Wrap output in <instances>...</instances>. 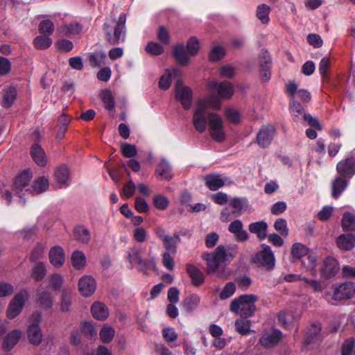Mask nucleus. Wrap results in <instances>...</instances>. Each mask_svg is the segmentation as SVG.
Listing matches in <instances>:
<instances>
[{
  "mask_svg": "<svg viewBox=\"0 0 355 355\" xmlns=\"http://www.w3.org/2000/svg\"><path fill=\"white\" fill-rule=\"evenodd\" d=\"M220 103L219 98L214 94L200 98L197 102L193 116L196 130L199 132H205L208 122L209 134L218 142H222L225 138L224 121L218 114L209 113V110L219 109Z\"/></svg>",
  "mask_w": 355,
  "mask_h": 355,
  "instance_id": "1",
  "label": "nucleus"
},
{
  "mask_svg": "<svg viewBox=\"0 0 355 355\" xmlns=\"http://www.w3.org/2000/svg\"><path fill=\"white\" fill-rule=\"evenodd\" d=\"M236 245H218L213 253L204 254L202 258L207 262V270L209 274L216 273L218 277H223V272L220 266L223 263L230 262L237 254Z\"/></svg>",
  "mask_w": 355,
  "mask_h": 355,
  "instance_id": "2",
  "label": "nucleus"
},
{
  "mask_svg": "<svg viewBox=\"0 0 355 355\" xmlns=\"http://www.w3.org/2000/svg\"><path fill=\"white\" fill-rule=\"evenodd\" d=\"M126 15L122 12L118 19H109L103 24L106 40L112 45L123 42L125 40Z\"/></svg>",
  "mask_w": 355,
  "mask_h": 355,
  "instance_id": "3",
  "label": "nucleus"
},
{
  "mask_svg": "<svg viewBox=\"0 0 355 355\" xmlns=\"http://www.w3.org/2000/svg\"><path fill=\"white\" fill-rule=\"evenodd\" d=\"M258 297L253 294H245L234 298L230 303V310L232 313H239L243 318H248L254 315L256 310L255 302Z\"/></svg>",
  "mask_w": 355,
  "mask_h": 355,
  "instance_id": "4",
  "label": "nucleus"
},
{
  "mask_svg": "<svg viewBox=\"0 0 355 355\" xmlns=\"http://www.w3.org/2000/svg\"><path fill=\"white\" fill-rule=\"evenodd\" d=\"M175 96L180 102L184 110H187L191 108L193 100L192 90L180 80H178L175 83Z\"/></svg>",
  "mask_w": 355,
  "mask_h": 355,
  "instance_id": "5",
  "label": "nucleus"
},
{
  "mask_svg": "<svg viewBox=\"0 0 355 355\" xmlns=\"http://www.w3.org/2000/svg\"><path fill=\"white\" fill-rule=\"evenodd\" d=\"M247 199L244 198H234L230 202V205L234 209L230 211L229 207L223 209L220 213V220L223 222H228L232 219V216H240L247 204Z\"/></svg>",
  "mask_w": 355,
  "mask_h": 355,
  "instance_id": "6",
  "label": "nucleus"
},
{
  "mask_svg": "<svg viewBox=\"0 0 355 355\" xmlns=\"http://www.w3.org/2000/svg\"><path fill=\"white\" fill-rule=\"evenodd\" d=\"M261 250L259 251L255 257L254 261L268 270H271L275 265V259L271 248L263 243L261 245Z\"/></svg>",
  "mask_w": 355,
  "mask_h": 355,
  "instance_id": "7",
  "label": "nucleus"
},
{
  "mask_svg": "<svg viewBox=\"0 0 355 355\" xmlns=\"http://www.w3.org/2000/svg\"><path fill=\"white\" fill-rule=\"evenodd\" d=\"M207 88L211 92H217L218 98L229 99L234 94V86L227 81L218 83L216 81H209ZM220 101V99H219Z\"/></svg>",
  "mask_w": 355,
  "mask_h": 355,
  "instance_id": "8",
  "label": "nucleus"
},
{
  "mask_svg": "<svg viewBox=\"0 0 355 355\" xmlns=\"http://www.w3.org/2000/svg\"><path fill=\"white\" fill-rule=\"evenodd\" d=\"M206 187L211 191H217L225 185H232L233 182L228 177L218 173H209L203 177Z\"/></svg>",
  "mask_w": 355,
  "mask_h": 355,
  "instance_id": "9",
  "label": "nucleus"
},
{
  "mask_svg": "<svg viewBox=\"0 0 355 355\" xmlns=\"http://www.w3.org/2000/svg\"><path fill=\"white\" fill-rule=\"evenodd\" d=\"M28 297V293L23 290L18 293L10 301L7 309V316L9 318H14L22 311L25 301Z\"/></svg>",
  "mask_w": 355,
  "mask_h": 355,
  "instance_id": "10",
  "label": "nucleus"
},
{
  "mask_svg": "<svg viewBox=\"0 0 355 355\" xmlns=\"http://www.w3.org/2000/svg\"><path fill=\"white\" fill-rule=\"evenodd\" d=\"M33 322L28 327V338L29 341L35 345H38L42 340V333L38 325V322L41 320V314L39 312H35L32 315Z\"/></svg>",
  "mask_w": 355,
  "mask_h": 355,
  "instance_id": "11",
  "label": "nucleus"
},
{
  "mask_svg": "<svg viewBox=\"0 0 355 355\" xmlns=\"http://www.w3.org/2000/svg\"><path fill=\"white\" fill-rule=\"evenodd\" d=\"M355 295V283L345 282L334 288L333 299L336 301L348 300Z\"/></svg>",
  "mask_w": 355,
  "mask_h": 355,
  "instance_id": "12",
  "label": "nucleus"
},
{
  "mask_svg": "<svg viewBox=\"0 0 355 355\" xmlns=\"http://www.w3.org/2000/svg\"><path fill=\"white\" fill-rule=\"evenodd\" d=\"M275 132L276 130L273 125L263 126L257 133V142L258 145L263 148L268 147L275 135Z\"/></svg>",
  "mask_w": 355,
  "mask_h": 355,
  "instance_id": "13",
  "label": "nucleus"
},
{
  "mask_svg": "<svg viewBox=\"0 0 355 355\" xmlns=\"http://www.w3.org/2000/svg\"><path fill=\"white\" fill-rule=\"evenodd\" d=\"M336 170L342 177L352 178L355 174V158L349 157L339 162Z\"/></svg>",
  "mask_w": 355,
  "mask_h": 355,
  "instance_id": "14",
  "label": "nucleus"
},
{
  "mask_svg": "<svg viewBox=\"0 0 355 355\" xmlns=\"http://www.w3.org/2000/svg\"><path fill=\"white\" fill-rule=\"evenodd\" d=\"M228 230L234 234V239L239 242H244L249 239V234L243 230V224L239 219L232 221L229 225Z\"/></svg>",
  "mask_w": 355,
  "mask_h": 355,
  "instance_id": "15",
  "label": "nucleus"
},
{
  "mask_svg": "<svg viewBox=\"0 0 355 355\" xmlns=\"http://www.w3.org/2000/svg\"><path fill=\"white\" fill-rule=\"evenodd\" d=\"M96 288V282L92 276L85 275L80 279L78 288L82 295L85 297L92 295L94 293Z\"/></svg>",
  "mask_w": 355,
  "mask_h": 355,
  "instance_id": "16",
  "label": "nucleus"
},
{
  "mask_svg": "<svg viewBox=\"0 0 355 355\" xmlns=\"http://www.w3.org/2000/svg\"><path fill=\"white\" fill-rule=\"evenodd\" d=\"M339 270L338 263L336 259L327 257L323 260L321 273L326 278H330L335 275Z\"/></svg>",
  "mask_w": 355,
  "mask_h": 355,
  "instance_id": "17",
  "label": "nucleus"
},
{
  "mask_svg": "<svg viewBox=\"0 0 355 355\" xmlns=\"http://www.w3.org/2000/svg\"><path fill=\"white\" fill-rule=\"evenodd\" d=\"M58 31L66 36L71 37L78 35L83 30V26L77 21L63 22L58 26Z\"/></svg>",
  "mask_w": 355,
  "mask_h": 355,
  "instance_id": "18",
  "label": "nucleus"
},
{
  "mask_svg": "<svg viewBox=\"0 0 355 355\" xmlns=\"http://www.w3.org/2000/svg\"><path fill=\"white\" fill-rule=\"evenodd\" d=\"M186 270L193 286H199L203 284L205 275L199 268L192 263H187L186 265Z\"/></svg>",
  "mask_w": 355,
  "mask_h": 355,
  "instance_id": "19",
  "label": "nucleus"
},
{
  "mask_svg": "<svg viewBox=\"0 0 355 355\" xmlns=\"http://www.w3.org/2000/svg\"><path fill=\"white\" fill-rule=\"evenodd\" d=\"M282 336V332L279 330L273 329L270 332L265 333L260 338V343L262 345L268 347H273L280 340Z\"/></svg>",
  "mask_w": 355,
  "mask_h": 355,
  "instance_id": "20",
  "label": "nucleus"
},
{
  "mask_svg": "<svg viewBox=\"0 0 355 355\" xmlns=\"http://www.w3.org/2000/svg\"><path fill=\"white\" fill-rule=\"evenodd\" d=\"M271 60L267 51L262 52L261 55V76L263 82L270 79Z\"/></svg>",
  "mask_w": 355,
  "mask_h": 355,
  "instance_id": "21",
  "label": "nucleus"
},
{
  "mask_svg": "<svg viewBox=\"0 0 355 355\" xmlns=\"http://www.w3.org/2000/svg\"><path fill=\"white\" fill-rule=\"evenodd\" d=\"M22 332L19 329H15L9 332L3 339L2 347L5 350L12 349L19 342Z\"/></svg>",
  "mask_w": 355,
  "mask_h": 355,
  "instance_id": "22",
  "label": "nucleus"
},
{
  "mask_svg": "<svg viewBox=\"0 0 355 355\" xmlns=\"http://www.w3.org/2000/svg\"><path fill=\"white\" fill-rule=\"evenodd\" d=\"M249 231L257 235L259 240L267 237L268 224L264 220L252 223L248 226Z\"/></svg>",
  "mask_w": 355,
  "mask_h": 355,
  "instance_id": "23",
  "label": "nucleus"
},
{
  "mask_svg": "<svg viewBox=\"0 0 355 355\" xmlns=\"http://www.w3.org/2000/svg\"><path fill=\"white\" fill-rule=\"evenodd\" d=\"M180 76V72L177 69H166L162 75L159 80V87L161 89H168L172 82V78Z\"/></svg>",
  "mask_w": 355,
  "mask_h": 355,
  "instance_id": "24",
  "label": "nucleus"
},
{
  "mask_svg": "<svg viewBox=\"0 0 355 355\" xmlns=\"http://www.w3.org/2000/svg\"><path fill=\"white\" fill-rule=\"evenodd\" d=\"M31 171L25 170L16 178L14 185L16 192L19 195L25 187H28L31 182Z\"/></svg>",
  "mask_w": 355,
  "mask_h": 355,
  "instance_id": "25",
  "label": "nucleus"
},
{
  "mask_svg": "<svg viewBox=\"0 0 355 355\" xmlns=\"http://www.w3.org/2000/svg\"><path fill=\"white\" fill-rule=\"evenodd\" d=\"M155 174L160 177L161 180L169 181L173 177L171 167L168 161L163 158L157 166Z\"/></svg>",
  "mask_w": 355,
  "mask_h": 355,
  "instance_id": "26",
  "label": "nucleus"
},
{
  "mask_svg": "<svg viewBox=\"0 0 355 355\" xmlns=\"http://www.w3.org/2000/svg\"><path fill=\"white\" fill-rule=\"evenodd\" d=\"M49 259L54 266L60 267L62 266L65 261L63 249L60 246L53 247L49 252Z\"/></svg>",
  "mask_w": 355,
  "mask_h": 355,
  "instance_id": "27",
  "label": "nucleus"
},
{
  "mask_svg": "<svg viewBox=\"0 0 355 355\" xmlns=\"http://www.w3.org/2000/svg\"><path fill=\"white\" fill-rule=\"evenodd\" d=\"M146 252V248L141 246H134L128 250L127 260L131 265V268L135 263L142 260V254Z\"/></svg>",
  "mask_w": 355,
  "mask_h": 355,
  "instance_id": "28",
  "label": "nucleus"
},
{
  "mask_svg": "<svg viewBox=\"0 0 355 355\" xmlns=\"http://www.w3.org/2000/svg\"><path fill=\"white\" fill-rule=\"evenodd\" d=\"M338 248L344 250H350L355 247V236L352 234H341L337 239Z\"/></svg>",
  "mask_w": 355,
  "mask_h": 355,
  "instance_id": "29",
  "label": "nucleus"
},
{
  "mask_svg": "<svg viewBox=\"0 0 355 355\" xmlns=\"http://www.w3.org/2000/svg\"><path fill=\"white\" fill-rule=\"evenodd\" d=\"M31 154L32 158L37 165L40 166H44L46 164L47 159L45 152L40 145H33Z\"/></svg>",
  "mask_w": 355,
  "mask_h": 355,
  "instance_id": "30",
  "label": "nucleus"
},
{
  "mask_svg": "<svg viewBox=\"0 0 355 355\" xmlns=\"http://www.w3.org/2000/svg\"><path fill=\"white\" fill-rule=\"evenodd\" d=\"M55 180L58 184L63 186L68 185L70 180L69 170L65 165L58 167L54 173Z\"/></svg>",
  "mask_w": 355,
  "mask_h": 355,
  "instance_id": "31",
  "label": "nucleus"
},
{
  "mask_svg": "<svg viewBox=\"0 0 355 355\" xmlns=\"http://www.w3.org/2000/svg\"><path fill=\"white\" fill-rule=\"evenodd\" d=\"M345 178L339 175L333 182L331 195L334 198H338L347 187L348 181Z\"/></svg>",
  "mask_w": 355,
  "mask_h": 355,
  "instance_id": "32",
  "label": "nucleus"
},
{
  "mask_svg": "<svg viewBox=\"0 0 355 355\" xmlns=\"http://www.w3.org/2000/svg\"><path fill=\"white\" fill-rule=\"evenodd\" d=\"M92 315L99 320H103L109 315L107 306L101 302H95L91 307Z\"/></svg>",
  "mask_w": 355,
  "mask_h": 355,
  "instance_id": "33",
  "label": "nucleus"
},
{
  "mask_svg": "<svg viewBox=\"0 0 355 355\" xmlns=\"http://www.w3.org/2000/svg\"><path fill=\"white\" fill-rule=\"evenodd\" d=\"M49 187V181L44 177L39 178L32 186V189H27L25 190L26 192L35 194L40 193L46 191Z\"/></svg>",
  "mask_w": 355,
  "mask_h": 355,
  "instance_id": "34",
  "label": "nucleus"
},
{
  "mask_svg": "<svg viewBox=\"0 0 355 355\" xmlns=\"http://www.w3.org/2000/svg\"><path fill=\"white\" fill-rule=\"evenodd\" d=\"M71 306V291L64 287L61 291L60 310L63 312L69 311Z\"/></svg>",
  "mask_w": 355,
  "mask_h": 355,
  "instance_id": "35",
  "label": "nucleus"
},
{
  "mask_svg": "<svg viewBox=\"0 0 355 355\" xmlns=\"http://www.w3.org/2000/svg\"><path fill=\"white\" fill-rule=\"evenodd\" d=\"M302 264L308 270L310 271V273L315 276L317 275V270L315 268L317 266V257L314 253H309L307 254V257L302 260Z\"/></svg>",
  "mask_w": 355,
  "mask_h": 355,
  "instance_id": "36",
  "label": "nucleus"
},
{
  "mask_svg": "<svg viewBox=\"0 0 355 355\" xmlns=\"http://www.w3.org/2000/svg\"><path fill=\"white\" fill-rule=\"evenodd\" d=\"M289 110L294 121H297L304 113V108L295 98H291L289 102Z\"/></svg>",
  "mask_w": 355,
  "mask_h": 355,
  "instance_id": "37",
  "label": "nucleus"
},
{
  "mask_svg": "<svg viewBox=\"0 0 355 355\" xmlns=\"http://www.w3.org/2000/svg\"><path fill=\"white\" fill-rule=\"evenodd\" d=\"M188 52L187 53L182 44L176 46L173 50V55L175 60L182 65H186L189 62Z\"/></svg>",
  "mask_w": 355,
  "mask_h": 355,
  "instance_id": "38",
  "label": "nucleus"
},
{
  "mask_svg": "<svg viewBox=\"0 0 355 355\" xmlns=\"http://www.w3.org/2000/svg\"><path fill=\"white\" fill-rule=\"evenodd\" d=\"M200 297L196 294H191L188 295L184 300L183 306L187 311H193L199 305Z\"/></svg>",
  "mask_w": 355,
  "mask_h": 355,
  "instance_id": "39",
  "label": "nucleus"
},
{
  "mask_svg": "<svg viewBox=\"0 0 355 355\" xmlns=\"http://www.w3.org/2000/svg\"><path fill=\"white\" fill-rule=\"evenodd\" d=\"M73 232L76 239L81 243H88L91 239L89 230L83 226L76 227Z\"/></svg>",
  "mask_w": 355,
  "mask_h": 355,
  "instance_id": "40",
  "label": "nucleus"
},
{
  "mask_svg": "<svg viewBox=\"0 0 355 355\" xmlns=\"http://www.w3.org/2000/svg\"><path fill=\"white\" fill-rule=\"evenodd\" d=\"M321 331L320 323H314L311 327L307 331V336L305 338V342L307 345H310L313 340H319V334Z\"/></svg>",
  "mask_w": 355,
  "mask_h": 355,
  "instance_id": "41",
  "label": "nucleus"
},
{
  "mask_svg": "<svg viewBox=\"0 0 355 355\" xmlns=\"http://www.w3.org/2000/svg\"><path fill=\"white\" fill-rule=\"evenodd\" d=\"M180 236L177 235L175 237H172L169 236L168 237L165 238L164 241H162V243L164 248L166 249V252H171L173 254H175L177 252V242L178 240H180Z\"/></svg>",
  "mask_w": 355,
  "mask_h": 355,
  "instance_id": "42",
  "label": "nucleus"
},
{
  "mask_svg": "<svg viewBox=\"0 0 355 355\" xmlns=\"http://www.w3.org/2000/svg\"><path fill=\"white\" fill-rule=\"evenodd\" d=\"M225 116L230 123L234 124H239L241 123V114L234 107H229L225 108Z\"/></svg>",
  "mask_w": 355,
  "mask_h": 355,
  "instance_id": "43",
  "label": "nucleus"
},
{
  "mask_svg": "<svg viewBox=\"0 0 355 355\" xmlns=\"http://www.w3.org/2000/svg\"><path fill=\"white\" fill-rule=\"evenodd\" d=\"M342 227L344 230H355V216L349 212L345 213L342 218Z\"/></svg>",
  "mask_w": 355,
  "mask_h": 355,
  "instance_id": "44",
  "label": "nucleus"
},
{
  "mask_svg": "<svg viewBox=\"0 0 355 355\" xmlns=\"http://www.w3.org/2000/svg\"><path fill=\"white\" fill-rule=\"evenodd\" d=\"M250 321L243 318L235 321L236 330L241 335H248L250 332Z\"/></svg>",
  "mask_w": 355,
  "mask_h": 355,
  "instance_id": "45",
  "label": "nucleus"
},
{
  "mask_svg": "<svg viewBox=\"0 0 355 355\" xmlns=\"http://www.w3.org/2000/svg\"><path fill=\"white\" fill-rule=\"evenodd\" d=\"M71 263L74 268H81L86 263V257L82 252L75 251L71 256Z\"/></svg>",
  "mask_w": 355,
  "mask_h": 355,
  "instance_id": "46",
  "label": "nucleus"
},
{
  "mask_svg": "<svg viewBox=\"0 0 355 355\" xmlns=\"http://www.w3.org/2000/svg\"><path fill=\"white\" fill-rule=\"evenodd\" d=\"M17 96V91L15 87H10L5 90L3 94V104L4 107H9L14 102Z\"/></svg>",
  "mask_w": 355,
  "mask_h": 355,
  "instance_id": "47",
  "label": "nucleus"
},
{
  "mask_svg": "<svg viewBox=\"0 0 355 355\" xmlns=\"http://www.w3.org/2000/svg\"><path fill=\"white\" fill-rule=\"evenodd\" d=\"M115 330L112 327H103L99 333V336L103 343H110L114 338Z\"/></svg>",
  "mask_w": 355,
  "mask_h": 355,
  "instance_id": "48",
  "label": "nucleus"
},
{
  "mask_svg": "<svg viewBox=\"0 0 355 355\" xmlns=\"http://www.w3.org/2000/svg\"><path fill=\"white\" fill-rule=\"evenodd\" d=\"M138 269L145 273L155 269V262L153 259H142L137 263Z\"/></svg>",
  "mask_w": 355,
  "mask_h": 355,
  "instance_id": "49",
  "label": "nucleus"
},
{
  "mask_svg": "<svg viewBox=\"0 0 355 355\" xmlns=\"http://www.w3.org/2000/svg\"><path fill=\"white\" fill-rule=\"evenodd\" d=\"M51 44L52 40L49 36L40 35L34 39V45L39 49H46Z\"/></svg>",
  "mask_w": 355,
  "mask_h": 355,
  "instance_id": "50",
  "label": "nucleus"
},
{
  "mask_svg": "<svg viewBox=\"0 0 355 355\" xmlns=\"http://www.w3.org/2000/svg\"><path fill=\"white\" fill-rule=\"evenodd\" d=\"M270 8L266 4H261L258 6L257 10V16L262 23L266 24L269 21L268 15Z\"/></svg>",
  "mask_w": 355,
  "mask_h": 355,
  "instance_id": "51",
  "label": "nucleus"
},
{
  "mask_svg": "<svg viewBox=\"0 0 355 355\" xmlns=\"http://www.w3.org/2000/svg\"><path fill=\"white\" fill-rule=\"evenodd\" d=\"M308 248L300 243H294L292 245L291 253L293 257L300 259L308 254Z\"/></svg>",
  "mask_w": 355,
  "mask_h": 355,
  "instance_id": "52",
  "label": "nucleus"
},
{
  "mask_svg": "<svg viewBox=\"0 0 355 355\" xmlns=\"http://www.w3.org/2000/svg\"><path fill=\"white\" fill-rule=\"evenodd\" d=\"M38 28L40 33L48 35H51L55 30L53 22L49 19H44L41 21L39 24Z\"/></svg>",
  "mask_w": 355,
  "mask_h": 355,
  "instance_id": "53",
  "label": "nucleus"
},
{
  "mask_svg": "<svg viewBox=\"0 0 355 355\" xmlns=\"http://www.w3.org/2000/svg\"><path fill=\"white\" fill-rule=\"evenodd\" d=\"M102 100L107 110H112L114 108V99L110 90L106 89L103 91Z\"/></svg>",
  "mask_w": 355,
  "mask_h": 355,
  "instance_id": "54",
  "label": "nucleus"
},
{
  "mask_svg": "<svg viewBox=\"0 0 355 355\" xmlns=\"http://www.w3.org/2000/svg\"><path fill=\"white\" fill-rule=\"evenodd\" d=\"M236 291V285L234 283L230 282L225 284L220 293L221 300H226L234 295Z\"/></svg>",
  "mask_w": 355,
  "mask_h": 355,
  "instance_id": "55",
  "label": "nucleus"
},
{
  "mask_svg": "<svg viewBox=\"0 0 355 355\" xmlns=\"http://www.w3.org/2000/svg\"><path fill=\"white\" fill-rule=\"evenodd\" d=\"M38 302L42 306L50 308L53 305V299L49 292L43 291L40 294Z\"/></svg>",
  "mask_w": 355,
  "mask_h": 355,
  "instance_id": "56",
  "label": "nucleus"
},
{
  "mask_svg": "<svg viewBox=\"0 0 355 355\" xmlns=\"http://www.w3.org/2000/svg\"><path fill=\"white\" fill-rule=\"evenodd\" d=\"M153 204L157 209L164 210L168 207L169 201L164 196L157 195L153 198Z\"/></svg>",
  "mask_w": 355,
  "mask_h": 355,
  "instance_id": "57",
  "label": "nucleus"
},
{
  "mask_svg": "<svg viewBox=\"0 0 355 355\" xmlns=\"http://www.w3.org/2000/svg\"><path fill=\"white\" fill-rule=\"evenodd\" d=\"M274 227L283 236H287L288 235L289 231L285 219H277L274 223Z\"/></svg>",
  "mask_w": 355,
  "mask_h": 355,
  "instance_id": "58",
  "label": "nucleus"
},
{
  "mask_svg": "<svg viewBox=\"0 0 355 355\" xmlns=\"http://www.w3.org/2000/svg\"><path fill=\"white\" fill-rule=\"evenodd\" d=\"M146 51L153 55H159L164 52L163 47L157 42H150L146 46Z\"/></svg>",
  "mask_w": 355,
  "mask_h": 355,
  "instance_id": "59",
  "label": "nucleus"
},
{
  "mask_svg": "<svg viewBox=\"0 0 355 355\" xmlns=\"http://www.w3.org/2000/svg\"><path fill=\"white\" fill-rule=\"evenodd\" d=\"M187 49L188 51V53L193 56L198 53L199 50V42L198 40L195 37H191L187 42Z\"/></svg>",
  "mask_w": 355,
  "mask_h": 355,
  "instance_id": "60",
  "label": "nucleus"
},
{
  "mask_svg": "<svg viewBox=\"0 0 355 355\" xmlns=\"http://www.w3.org/2000/svg\"><path fill=\"white\" fill-rule=\"evenodd\" d=\"M121 152L125 157H133L137 153V148L135 145L127 143L123 144L121 146Z\"/></svg>",
  "mask_w": 355,
  "mask_h": 355,
  "instance_id": "61",
  "label": "nucleus"
},
{
  "mask_svg": "<svg viewBox=\"0 0 355 355\" xmlns=\"http://www.w3.org/2000/svg\"><path fill=\"white\" fill-rule=\"evenodd\" d=\"M55 46H57L59 51L69 52L72 50L73 44L69 40L61 39L55 42Z\"/></svg>",
  "mask_w": 355,
  "mask_h": 355,
  "instance_id": "62",
  "label": "nucleus"
},
{
  "mask_svg": "<svg viewBox=\"0 0 355 355\" xmlns=\"http://www.w3.org/2000/svg\"><path fill=\"white\" fill-rule=\"evenodd\" d=\"M293 319V316L291 313L286 311H281L278 314L279 322L286 328H288L292 323Z\"/></svg>",
  "mask_w": 355,
  "mask_h": 355,
  "instance_id": "63",
  "label": "nucleus"
},
{
  "mask_svg": "<svg viewBox=\"0 0 355 355\" xmlns=\"http://www.w3.org/2000/svg\"><path fill=\"white\" fill-rule=\"evenodd\" d=\"M225 55L224 49L220 46H216L212 48L209 53V59L211 61H218Z\"/></svg>",
  "mask_w": 355,
  "mask_h": 355,
  "instance_id": "64",
  "label": "nucleus"
}]
</instances>
